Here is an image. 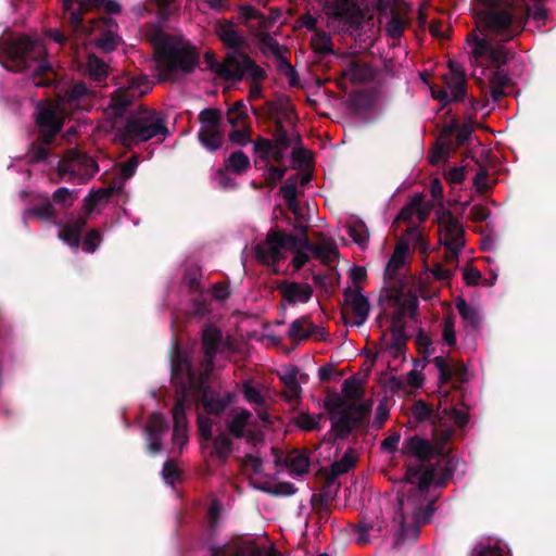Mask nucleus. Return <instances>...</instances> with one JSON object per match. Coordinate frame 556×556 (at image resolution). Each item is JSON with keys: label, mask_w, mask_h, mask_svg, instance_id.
<instances>
[{"label": "nucleus", "mask_w": 556, "mask_h": 556, "mask_svg": "<svg viewBox=\"0 0 556 556\" xmlns=\"http://www.w3.org/2000/svg\"><path fill=\"white\" fill-rule=\"evenodd\" d=\"M506 81L507 77L503 72L496 71L492 74L489 79V88L493 101L497 102L501 100V97L504 93L502 88L505 86Z\"/></svg>", "instance_id": "38"}, {"label": "nucleus", "mask_w": 556, "mask_h": 556, "mask_svg": "<svg viewBox=\"0 0 556 556\" xmlns=\"http://www.w3.org/2000/svg\"><path fill=\"white\" fill-rule=\"evenodd\" d=\"M443 340L451 346L456 343L455 321L453 318H447L444 323Z\"/></svg>", "instance_id": "53"}, {"label": "nucleus", "mask_w": 556, "mask_h": 556, "mask_svg": "<svg viewBox=\"0 0 556 556\" xmlns=\"http://www.w3.org/2000/svg\"><path fill=\"white\" fill-rule=\"evenodd\" d=\"M199 138L201 143L211 151H215L220 147L222 143V137L217 132L216 129L214 130H200Z\"/></svg>", "instance_id": "41"}, {"label": "nucleus", "mask_w": 556, "mask_h": 556, "mask_svg": "<svg viewBox=\"0 0 556 556\" xmlns=\"http://www.w3.org/2000/svg\"><path fill=\"white\" fill-rule=\"evenodd\" d=\"M319 419V416L301 414L296 419V424L304 430H313L318 427Z\"/></svg>", "instance_id": "51"}, {"label": "nucleus", "mask_w": 556, "mask_h": 556, "mask_svg": "<svg viewBox=\"0 0 556 556\" xmlns=\"http://www.w3.org/2000/svg\"><path fill=\"white\" fill-rule=\"evenodd\" d=\"M249 157L243 152H235L228 157V168L241 174L249 167Z\"/></svg>", "instance_id": "43"}, {"label": "nucleus", "mask_w": 556, "mask_h": 556, "mask_svg": "<svg viewBox=\"0 0 556 556\" xmlns=\"http://www.w3.org/2000/svg\"><path fill=\"white\" fill-rule=\"evenodd\" d=\"M138 167V160L136 156H132L128 162L124 163L121 168V176L124 179H129L136 173Z\"/></svg>", "instance_id": "59"}, {"label": "nucleus", "mask_w": 556, "mask_h": 556, "mask_svg": "<svg viewBox=\"0 0 556 556\" xmlns=\"http://www.w3.org/2000/svg\"><path fill=\"white\" fill-rule=\"evenodd\" d=\"M102 3L103 0H63L75 33V42H93L99 49L109 52L116 49L121 41L116 24L111 18L90 20L84 24L81 18L84 13L99 8Z\"/></svg>", "instance_id": "1"}, {"label": "nucleus", "mask_w": 556, "mask_h": 556, "mask_svg": "<svg viewBox=\"0 0 556 556\" xmlns=\"http://www.w3.org/2000/svg\"><path fill=\"white\" fill-rule=\"evenodd\" d=\"M288 336L292 341H302L311 337L324 340L326 332L323 328L312 325L307 318H300L291 323Z\"/></svg>", "instance_id": "18"}, {"label": "nucleus", "mask_w": 556, "mask_h": 556, "mask_svg": "<svg viewBox=\"0 0 556 556\" xmlns=\"http://www.w3.org/2000/svg\"><path fill=\"white\" fill-rule=\"evenodd\" d=\"M230 402V399L228 397V401L227 402H223L220 400H217L213 396L212 393L210 392H205L204 395H203V404H204V407L205 409L210 413V414H214V413H218L220 409H223L225 407V405L227 403Z\"/></svg>", "instance_id": "47"}, {"label": "nucleus", "mask_w": 556, "mask_h": 556, "mask_svg": "<svg viewBox=\"0 0 556 556\" xmlns=\"http://www.w3.org/2000/svg\"><path fill=\"white\" fill-rule=\"evenodd\" d=\"M215 30L218 38L228 47L239 48L243 43V37L230 23L218 22L215 26Z\"/></svg>", "instance_id": "26"}, {"label": "nucleus", "mask_w": 556, "mask_h": 556, "mask_svg": "<svg viewBox=\"0 0 556 556\" xmlns=\"http://www.w3.org/2000/svg\"><path fill=\"white\" fill-rule=\"evenodd\" d=\"M286 466L291 476H303L307 472L309 460L303 453L292 452L286 458Z\"/></svg>", "instance_id": "28"}, {"label": "nucleus", "mask_w": 556, "mask_h": 556, "mask_svg": "<svg viewBox=\"0 0 556 556\" xmlns=\"http://www.w3.org/2000/svg\"><path fill=\"white\" fill-rule=\"evenodd\" d=\"M432 479L433 472L429 468L419 466L418 468L408 469L406 481L409 484H416V488L414 496L400 501V509L403 513L399 521V528L401 530L399 534L400 538L405 535L404 526L409 521L421 523L430 519L433 509L428 498L425 496V492L431 484Z\"/></svg>", "instance_id": "4"}, {"label": "nucleus", "mask_w": 556, "mask_h": 556, "mask_svg": "<svg viewBox=\"0 0 556 556\" xmlns=\"http://www.w3.org/2000/svg\"><path fill=\"white\" fill-rule=\"evenodd\" d=\"M417 309V301L415 299L405 300L402 305L399 306L397 312L393 316L392 330L395 334L402 333V326L400 323L406 316H414Z\"/></svg>", "instance_id": "31"}, {"label": "nucleus", "mask_w": 556, "mask_h": 556, "mask_svg": "<svg viewBox=\"0 0 556 556\" xmlns=\"http://www.w3.org/2000/svg\"><path fill=\"white\" fill-rule=\"evenodd\" d=\"M87 72L89 76L101 81L108 75V65L94 55H89L87 61Z\"/></svg>", "instance_id": "37"}, {"label": "nucleus", "mask_w": 556, "mask_h": 556, "mask_svg": "<svg viewBox=\"0 0 556 556\" xmlns=\"http://www.w3.org/2000/svg\"><path fill=\"white\" fill-rule=\"evenodd\" d=\"M227 428L233 437L244 438L253 445L261 442L260 426L245 409L235 410L227 421Z\"/></svg>", "instance_id": "14"}, {"label": "nucleus", "mask_w": 556, "mask_h": 556, "mask_svg": "<svg viewBox=\"0 0 556 556\" xmlns=\"http://www.w3.org/2000/svg\"><path fill=\"white\" fill-rule=\"evenodd\" d=\"M348 231L353 241L359 245L364 244L368 240V231L363 223H356L355 225L349 226Z\"/></svg>", "instance_id": "45"}, {"label": "nucleus", "mask_w": 556, "mask_h": 556, "mask_svg": "<svg viewBox=\"0 0 556 556\" xmlns=\"http://www.w3.org/2000/svg\"><path fill=\"white\" fill-rule=\"evenodd\" d=\"M294 242L293 235L273 230L266 240L255 248V255L260 262L274 266L286 257V252L289 247L295 244Z\"/></svg>", "instance_id": "9"}, {"label": "nucleus", "mask_w": 556, "mask_h": 556, "mask_svg": "<svg viewBox=\"0 0 556 556\" xmlns=\"http://www.w3.org/2000/svg\"><path fill=\"white\" fill-rule=\"evenodd\" d=\"M264 490L274 495H291L295 492L294 486L288 482L278 483Z\"/></svg>", "instance_id": "55"}, {"label": "nucleus", "mask_w": 556, "mask_h": 556, "mask_svg": "<svg viewBox=\"0 0 556 556\" xmlns=\"http://www.w3.org/2000/svg\"><path fill=\"white\" fill-rule=\"evenodd\" d=\"M359 390L358 381L346 380L340 396L334 395L326 400L325 406L336 428L350 430L367 414L368 407L358 399Z\"/></svg>", "instance_id": "5"}, {"label": "nucleus", "mask_w": 556, "mask_h": 556, "mask_svg": "<svg viewBox=\"0 0 556 556\" xmlns=\"http://www.w3.org/2000/svg\"><path fill=\"white\" fill-rule=\"evenodd\" d=\"M433 363L440 371L439 381L445 383L452 377V369L447 365L446 361L442 356H437Z\"/></svg>", "instance_id": "52"}, {"label": "nucleus", "mask_w": 556, "mask_h": 556, "mask_svg": "<svg viewBox=\"0 0 556 556\" xmlns=\"http://www.w3.org/2000/svg\"><path fill=\"white\" fill-rule=\"evenodd\" d=\"M262 554V551L260 547H257L256 545H254L253 543L251 542H248V543H244V545H242L236 556H261Z\"/></svg>", "instance_id": "60"}, {"label": "nucleus", "mask_w": 556, "mask_h": 556, "mask_svg": "<svg viewBox=\"0 0 556 556\" xmlns=\"http://www.w3.org/2000/svg\"><path fill=\"white\" fill-rule=\"evenodd\" d=\"M472 10L479 23L496 33L504 31L511 23L506 0H477Z\"/></svg>", "instance_id": "8"}, {"label": "nucleus", "mask_w": 556, "mask_h": 556, "mask_svg": "<svg viewBox=\"0 0 556 556\" xmlns=\"http://www.w3.org/2000/svg\"><path fill=\"white\" fill-rule=\"evenodd\" d=\"M5 55L11 64L5 65L15 72L27 71L33 75L36 86L46 85L51 81L53 70L46 60V48L41 40L28 37L14 39L11 42L3 41L0 45V59Z\"/></svg>", "instance_id": "3"}, {"label": "nucleus", "mask_w": 556, "mask_h": 556, "mask_svg": "<svg viewBox=\"0 0 556 556\" xmlns=\"http://www.w3.org/2000/svg\"><path fill=\"white\" fill-rule=\"evenodd\" d=\"M456 307L467 327L476 329L479 326L480 314L476 307L468 305L463 299H457Z\"/></svg>", "instance_id": "30"}, {"label": "nucleus", "mask_w": 556, "mask_h": 556, "mask_svg": "<svg viewBox=\"0 0 556 556\" xmlns=\"http://www.w3.org/2000/svg\"><path fill=\"white\" fill-rule=\"evenodd\" d=\"M348 302L350 303L355 317L354 324L356 326L363 325L368 317L370 308L367 298L361 292H353L348 295Z\"/></svg>", "instance_id": "23"}, {"label": "nucleus", "mask_w": 556, "mask_h": 556, "mask_svg": "<svg viewBox=\"0 0 556 556\" xmlns=\"http://www.w3.org/2000/svg\"><path fill=\"white\" fill-rule=\"evenodd\" d=\"M152 42L156 52L155 71L161 80H175L197 66L199 55L195 49L181 37L157 33Z\"/></svg>", "instance_id": "2"}, {"label": "nucleus", "mask_w": 556, "mask_h": 556, "mask_svg": "<svg viewBox=\"0 0 556 556\" xmlns=\"http://www.w3.org/2000/svg\"><path fill=\"white\" fill-rule=\"evenodd\" d=\"M244 465L255 473L262 471V459L257 455L248 454L244 459Z\"/></svg>", "instance_id": "62"}, {"label": "nucleus", "mask_w": 556, "mask_h": 556, "mask_svg": "<svg viewBox=\"0 0 556 556\" xmlns=\"http://www.w3.org/2000/svg\"><path fill=\"white\" fill-rule=\"evenodd\" d=\"M164 429V417L159 413L153 414L146 429L148 434L149 450L152 453H157L161 450L159 439L160 435L163 433Z\"/></svg>", "instance_id": "22"}, {"label": "nucleus", "mask_w": 556, "mask_h": 556, "mask_svg": "<svg viewBox=\"0 0 556 556\" xmlns=\"http://www.w3.org/2000/svg\"><path fill=\"white\" fill-rule=\"evenodd\" d=\"M243 395L249 403L261 405L264 402L260 390L250 382L243 384Z\"/></svg>", "instance_id": "48"}, {"label": "nucleus", "mask_w": 556, "mask_h": 556, "mask_svg": "<svg viewBox=\"0 0 556 556\" xmlns=\"http://www.w3.org/2000/svg\"><path fill=\"white\" fill-rule=\"evenodd\" d=\"M159 135H167L164 117L152 109H141L126 123L123 131L124 143L132 140L148 141Z\"/></svg>", "instance_id": "7"}, {"label": "nucleus", "mask_w": 556, "mask_h": 556, "mask_svg": "<svg viewBox=\"0 0 556 556\" xmlns=\"http://www.w3.org/2000/svg\"><path fill=\"white\" fill-rule=\"evenodd\" d=\"M174 376L177 378L178 376L186 375L187 379L189 380V383L193 386L195 382L193 380L190 364L188 359H178L177 363L173 367Z\"/></svg>", "instance_id": "49"}, {"label": "nucleus", "mask_w": 556, "mask_h": 556, "mask_svg": "<svg viewBox=\"0 0 556 556\" xmlns=\"http://www.w3.org/2000/svg\"><path fill=\"white\" fill-rule=\"evenodd\" d=\"M446 90L437 91L430 87L432 98L440 102H464L466 98V78L462 65L448 62V73L444 75Z\"/></svg>", "instance_id": "11"}, {"label": "nucleus", "mask_w": 556, "mask_h": 556, "mask_svg": "<svg viewBox=\"0 0 556 556\" xmlns=\"http://www.w3.org/2000/svg\"><path fill=\"white\" fill-rule=\"evenodd\" d=\"M345 75L351 80L363 81L371 77L372 71L364 64L354 63L345 71Z\"/></svg>", "instance_id": "42"}, {"label": "nucleus", "mask_w": 556, "mask_h": 556, "mask_svg": "<svg viewBox=\"0 0 556 556\" xmlns=\"http://www.w3.org/2000/svg\"><path fill=\"white\" fill-rule=\"evenodd\" d=\"M296 179H288L281 187V193L288 206L296 214L299 205L296 201Z\"/></svg>", "instance_id": "40"}, {"label": "nucleus", "mask_w": 556, "mask_h": 556, "mask_svg": "<svg viewBox=\"0 0 556 556\" xmlns=\"http://www.w3.org/2000/svg\"><path fill=\"white\" fill-rule=\"evenodd\" d=\"M486 60L494 64L503 63L506 60V52L503 48L490 47V52Z\"/></svg>", "instance_id": "61"}, {"label": "nucleus", "mask_w": 556, "mask_h": 556, "mask_svg": "<svg viewBox=\"0 0 556 556\" xmlns=\"http://www.w3.org/2000/svg\"><path fill=\"white\" fill-rule=\"evenodd\" d=\"M439 240L448 252L447 260H456L464 245V230L460 223L448 211L438 213Z\"/></svg>", "instance_id": "10"}, {"label": "nucleus", "mask_w": 556, "mask_h": 556, "mask_svg": "<svg viewBox=\"0 0 556 556\" xmlns=\"http://www.w3.org/2000/svg\"><path fill=\"white\" fill-rule=\"evenodd\" d=\"M404 28V23L397 16H392L391 20L387 24V33L395 38L399 37Z\"/></svg>", "instance_id": "56"}, {"label": "nucleus", "mask_w": 556, "mask_h": 556, "mask_svg": "<svg viewBox=\"0 0 556 556\" xmlns=\"http://www.w3.org/2000/svg\"><path fill=\"white\" fill-rule=\"evenodd\" d=\"M60 102L98 101L97 91L88 89L85 84H60L56 86Z\"/></svg>", "instance_id": "16"}, {"label": "nucleus", "mask_w": 556, "mask_h": 556, "mask_svg": "<svg viewBox=\"0 0 556 556\" xmlns=\"http://www.w3.org/2000/svg\"><path fill=\"white\" fill-rule=\"evenodd\" d=\"M199 428H200V434L204 440H208L212 438L213 420L211 418L200 416L199 417Z\"/></svg>", "instance_id": "57"}, {"label": "nucleus", "mask_w": 556, "mask_h": 556, "mask_svg": "<svg viewBox=\"0 0 556 556\" xmlns=\"http://www.w3.org/2000/svg\"><path fill=\"white\" fill-rule=\"evenodd\" d=\"M451 434L452 429L450 428L444 430L442 437L435 433L433 438L434 445L417 435L410 437L403 442L402 453L420 460L431 458L435 452H441L443 443L451 437Z\"/></svg>", "instance_id": "13"}, {"label": "nucleus", "mask_w": 556, "mask_h": 556, "mask_svg": "<svg viewBox=\"0 0 556 556\" xmlns=\"http://www.w3.org/2000/svg\"><path fill=\"white\" fill-rule=\"evenodd\" d=\"M255 150L258 153L260 157H262L263 160L279 161L277 156V147L273 144L270 141L264 140L257 142L255 146Z\"/></svg>", "instance_id": "44"}, {"label": "nucleus", "mask_w": 556, "mask_h": 556, "mask_svg": "<svg viewBox=\"0 0 556 556\" xmlns=\"http://www.w3.org/2000/svg\"><path fill=\"white\" fill-rule=\"evenodd\" d=\"M454 131H456V143L457 146L465 144L472 132V127L469 124H464L459 126L456 121H451L443 130V136L448 137Z\"/></svg>", "instance_id": "33"}, {"label": "nucleus", "mask_w": 556, "mask_h": 556, "mask_svg": "<svg viewBox=\"0 0 556 556\" xmlns=\"http://www.w3.org/2000/svg\"><path fill=\"white\" fill-rule=\"evenodd\" d=\"M430 212V206L421 194H416L410 202L400 212L399 220H417L422 223Z\"/></svg>", "instance_id": "19"}, {"label": "nucleus", "mask_w": 556, "mask_h": 556, "mask_svg": "<svg viewBox=\"0 0 556 556\" xmlns=\"http://www.w3.org/2000/svg\"><path fill=\"white\" fill-rule=\"evenodd\" d=\"M332 108L334 109V112H332V113H323V114L333 118V117H339V114L342 111L343 113H346V114H349L351 116V121L349 123L352 125V124L361 123L363 117L365 115H367L368 111L372 106H354V105H351V106H332Z\"/></svg>", "instance_id": "32"}, {"label": "nucleus", "mask_w": 556, "mask_h": 556, "mask_svg": "<svg viewBox=\"0 0 556 556\" xmlns=\"http://www.w3.org/2000/svg\"><path fill=\"white\" fill-rule=\"evenodd\" d=\"M201 129L200 130H214L219 122V114L214 106H207L202 110L200 114Z\"/></svg>", "instance_id": "39"}, {"label": "nucleus", "mask_w": 556, "mask_h": 556, "mask_svg": "<svg viewBox=\"0 0 556 556\" xmlns=\"http://www.w3.org/2000/svg\"><path fill=\"white\" fill-rule=\"evenodd\" d=\"M83 226V220L74 222L62 230L60 239L66 244L77 248Z\"/></svg>", "instance_id": "34"}, {"label": "nucleus", "mask_w": 556, "mask_h": 556, "mask_svg": "<svg viewBox=\"0 0 556 556\" xmlns=\"http://www.w3.org/2000/svg\"><path fill=\"white\" fill-rule=\"evenodd\" d=\"M270 142L277 147V156L281 160L290 146V139L286 134H279L277 139Z\"/></svg>", "instance_id": "58"}, {"label": "nucleus", "mask_w": 556, "mask_h": 556, "mask_svg": "<svg viewBox=\"0 0 556 556\" xmlns=\"http://www.w3.org/2000/svg\"><path fill=\"white\" fill-rule=\"evenodd\" d=\"M408 245L406 242L401 241L397 243L391 258L389 260L386 268V275L389 278H394L406 263Z\"/></svg>", "instance_id": "25"}, {"label": "nucleus", "mask_w": 556, "mask_h": 556, "mask_svg": "<svg viewBox=\"0 0 556 556\" xmlns=\"http://www.w3.org/2000/svg\"><path fill=\"white\" fill-rule=\"evenodd\" d=\"M206 68L216 75V77L226 83H235L243 77L257 81L263 78L264 72L256 66L245 54L239 50L228 53L224 63H219L214 53L204 54Z\"/></svg>", "instance_id": "6"}, {"label": "nucleus", "mask_w": 556, "mask_h": 556, "mask_svg": "<svg viewBox=\"0 0 556 556\" xmlns=\"http://www.w3.org/2000/svg\"><path fill=\"white\" fill-rule=\"evenodd\" d=\"M294 241L295 244L293 247H289L288 251H291L294 254L292 263L294 267L299 269L308 262L313 245L309 244L304 235L302 237H294Z\"/></svg>", "instance_id": "24"}, {"label": "nucleus", "mask_w": 556, "mask_h": 556, "mask_svg": "<svg viewBox=\"0 0 556 556\" xmlns=\"http://www.w3.org/2000/svg\"><path fill=\"white\" fill-rule=\"evenodd\" d=\"M173 418V444L177 445L179 448H182L188 442V433L185 407L181 402L177 403L176 406L174 407Z\"/></svg>", "instance_id": "20"}, {"label": "nucleus", "mask_w": 556, "mask_h": 556, "mask_svg": "<svg viewBox=\"0 0 556 556\" xmlns=\"http://www.w3.org/2000/svg\"><path fill=\"white\" fill-rule=\"evenodd\" d=\"M202 339L207 362L211 363L219 350L222 333L217 329L208 328L204 330Z\"/></svg>", "instance_id": "29"}, {"label": "nucleus", "mask_w": 556, "mask_h": 556, "mask_svg": "<svg viewBox=\"0 0 556 556\" xmlns=\"http://www.w3.org/2000/svg\"><path fill=\"white\" fill-rule=\"evenodd\" d=\"M312 253L321 263H332L338 257L337 244L331 239L324 240L319 244L313 245Z\"/></svg>", "instance_id": "27"}, {"label": "nucleus", "mask_w": 556, "mask_h": 556, "mask_svg": "<svg viewBox=\"0 0 556 556\" xmlns=\"http://www.w3.org/2000/svg\"><path fill=\"white\" fill-rule=\"evenodd\" d=\"M231 452V443L230 440L225 434L218 435L214 440V453L218 457H227Z\"/></svg>", "instance_id": "46"}, {"label": "nucleus", "mask_w": 556, "mask_h": 556, "mask_svg": "<svg viewBox=\"0 0 556 556\" xmlns=\"http://www.w3.org/2000/svg\"><path fill=\"white\" fill-rule=\"evenodd\" d=\"M280 291L283 299L290 303H305L312 295V289L307 283L287 282L281 285Z\"/></svg>", "instance_id": "21"}, {"label": "nucleus", "mask_w": 556, "mask_h": 556, "mask_svg": "<svg viewBox=\"0 0 556 556\" xmlns=\"http://www.w3.org/2000/svg\"><path fill=\"white\" fill-rule=\"evenodd\" d=\"M480 277H481L480 271L473 267H467L464 270V280L467 285H471V286L477 285L480 280Z\"/></svg>", "instance_id": "64"}, {"label": "nucleus", "mask_w": 556, "mask_h": 556, "mask_svg": "<svg viewBox=\"0 0 556 556\" xmlns=\"http://www.w3.org/2000/svg\"><path fill=\"white\" fill-rule=\"evenodd\" d=\"M292 156L295 161L301 162V163H306L311 159L308 151H306L305 149H303L302 147L299 146L298 139H295V144L293 147Z\"/></svg>", "instance_id": "63"}, {"label": "nucleus", "mask_w": 556, "mask_h": 556, "mask_svg": "<svg viewBox=\"0 0 556 556\" xmlns=\"http://www.w3.org/2000/svg\"><path fill=\"white\" fill-rule=\"evenodd\" d=\"M63 121L64 112L61 106H41L37 114V124L47 142L61 130Z\"/></svg>", "instance_id": "15"}, {"label": "nucleus", "mask_w": 556, "mask_h": 556, "mask_svg": "<svg viewBox=\"0 0 556 556\" xmlns=\"http://www.w3.org/2000/svg\"><path fill=\"white\" fill-rule=\"evenodd\" d=\"M469 45L471 48V54L475 59V63L480 66L483 65V61L488 59L490 52V45L484 39L469 38Z\"/></svg>", "instance_id": "35"}, {"label": "nucleus", "mask_w": 556, "mask_h": 556, "mask_svg": "<svg viewBox=\"0 0 556 556\" xmlns=\"http://www.w3.org/2000/svg\"><path fill=\"white\" fill-rule=\"evenodd\" d=\"M357 455L354 450L349 448L344 452L342 458L339 462L332 464V475L339 476L348 472L356 463Z\"/></svg>", "instance_id": "36"}, {"label": "nucleus", "mask_w": 556, "mask_h": 556, "mask_svg": "<svg viewBox=\"0 0 556 556\" xmlns=\"http://www.w3.org/2000/svg\"><path fill=\"white\" fill-rule=\"evenodd\" d=\"M150 90L151 84L146 78L130 79L116 90L113 104H131Z\"/></svg>", "instance_id": "17"}, {"label": "nucleus", "mask_w": 556, "mask_h": 556, "mask_svg": "<svg viewBox=\"0 0 556 556\" xmlns=\"http://www.w3.org/2000/svg\"><path fill=\"white\" fill-rule=\"evenodd\" d=\"M98 172L97 163L89 156L68 151L58 165V173L66 179L85 181Z\"/></svg>", "instance_id": "12"}, {"label": "nucleus", "mask_w": 556, "mask_h": 556, "mask_svg": "<svg viewBox=\"0 0 556 556\" xmlns=\"http://www.w3.org/2000/svg\"><path fill=\"white\" fill-rule=\"evenodd\" d=\"M100 242H101V238H100L99 232L96 230H92L87 235V237L85 238V240L83 242L84 250L91 253V252L96 251V249L99 247Z\"/></svg>", "instance_id": "54"}, {"label": "nucleus", "mask_w": 556, "mask_h": 556, "mask_svg": "<svg viewBox=\"0 0 556 556\" xmlns=\"http://www.w3.org/2000/svg\"><path fill=\"white\" fill-rule=\"evenodd\" d=\"M444 138L446 137L442 135L439 144L434 148L430 155V162L432 164H437L448 155L450 146L443 141Z\"/></svg>", "instance_id": "50"}]
</instances>
